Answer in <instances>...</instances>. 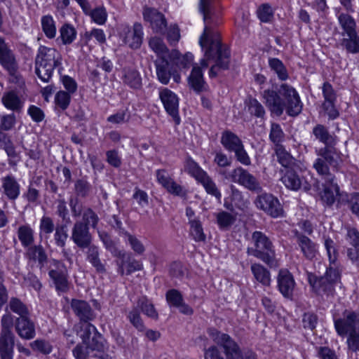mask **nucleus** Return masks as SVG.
Returning a JSON list of instances; mask_svg holds the SVG:
<instances>
[{
	"label": "nucleus",
	"mask_w": 359,
	"mask_h": 359,
	"mask_svg": "<svg viewBox=\"0 0 359 359\" xmlns=\"http://www.w3.org/2000/svg\"><path fill=\"white\" fill-rule=\"evenodd\" d=\"M118 258L120 261L117 262L118 266V272L121 275H130L131 273L141 271L143 269L142 264L135 259L131 254L127 253L124 251L123 256H118Z\"/></svg>",
	"instance_id": "19"
},
{
	"label": "nucleus",
	"mask_w": 359,
	"mask_h": 359,
	"mask_svg": "<svg viewBox=\"0 0 359 359\" xmlns=\"http://www.w3.org/2000/svg\"><path fill=\"white\" fill-rule=\"evenodd\" d=\"M186 171L198 181L206 172L203 170L199 165L191 158H188L185 164Z\"/></svg>",
	"instance_id": "53"
},
{
	"label": "nucleus",
	"mask_w": 359,
	"mask_h": 359,
	"mask_svg": "<svg viewBox=\"0 0 359 359\" xmlns=\"http://www.w3.org/2000/svg\"><path fill=\"white\" fill-rule=\"evenodd\" d=\"M346 238L353 247L348 248L347 256L353 264L359 266V231L355 228L348 229Z\"/></svg>",
	"instance_id": "22"
},
{
	"label": "nucleus",
	"mask_w": 359,
	"mask_h": 359,
	"mask_svg": "<svg viewBox=\"0 0 359 359\" xmlns=\"http://www.w3.org/2000/svg\"><path fill=\"white\" fill-rule=\"evenodd\" d=\"M25 256L29 262L38 263L41 269L44 266L48 260L47 254L43 247L41 245L29 247Z\"/></svg>",
	"instance_id": "26"
},
{
	"label": "nucleus",
	"mask_w": 359,
	"mask_h": 359,
	"mask_svg": "<svg viewBox=\"0 0 359 359\" xmlns=\"http://www.w3.org/2000/svg\"><path fill=\"white\" fill-rule=\"evenodd\" d=\"M248 111L251 115L257 118H264L265 115V109L262 104L255 98H250L246 101Z\"/></svg>",
	"instance_id": "50"
},
{
	"label": "nucleus",
	"mask_w": 359,
	"mask_h": 359,
	"mask_svg": "<svg viewBox=\"0 0 359 359\" xmlns=\"http://www.w3.org/2000/svg\"><path fill=\"white\" fill-rule=\"evenodd\" d=\"M48 275L58 292H66L69 290L67 270L60 261L52 259L50 262Z\"/></svg>",
	"instance_id": "10"
},
{
	"label": "nucleus",
	"mask_w": 359,
	"mask_h": 359,
	"mask_svg": "<svg viewBox=\"0 0 359 359\" xmlns=\"http://www.w3.org/2000/svg\"><path fill=\"white\" fill-rule=\"evenodd\" d=\"M144 18L150 23L154 32L163 33L167 27L166 20L164 15L156 9L147 8L143 12Z\"/></svg>",
	"instance_id": "18"
},
{
	"label": "nucleus",
	"mask_w": 359,
	"mask_h": 359,
	"mask_svg": "<svg viewBox=\"0 0 359 359\" xmlns=\"http://www.w3.org/2000/svg\"><path fill=\"white\" fill-rule=\"evenodd\" d=\"M14 345V334H0V358L13 359Z\"/></svg>",
	"instance_id": "24"
},
{
	"label": "nucleus",
	"mask_w": 359,
	"mask_h": 359,
	"mask_svg": "<svg viewBox=\"0 0 359 359\" xmlns=\"http://www.w3.org/2000/svg\"><path fill=\"white\" fill-rule=\"evenodd\" d=\"M15 330L18 336L23 339L29 340L36 335L35 325L29 318V316L25 318H16Z\"/></svg>",
	"instance_id": "21"
},
{
	"label": "nucleus",
	"mask_w": 359,
	"mask_h": 359,
	"mask_svg": "<svg viewBox=\"0 0 359 359\" xmlns=\"http://www.w3.org/2000/svg\"><path fill=\"white\" fill-rule=\"evenodd\" d=\"M316 139L325 144L324 147L332 148L337 143L336 137L331 135L326 126L317 124L312 130Z\"/></svg>",
	"instance_id": "25"
},
{
	"label": "nucleus",
	"mask_w": 359,
	"mask_h": 359,
	"mask_svg": "<svg viewBox=\"0 0 359 359\" xmlns=\"http://www.w3.org/2000/svg\"><path fill=\"white\" fill-rule=\"evenodd\" d=\"M306 274L309 285L318 294H332L334 290V285L340 280L339 271L332 266L327 269L323 276H317L311 272H307Z\"/></svg>",
	"instance_id": "5"
},
{
	"label": "nucleus",
	"mask_w": 359,
	"mask_h": 359,
	"mask_svg": "<svg viewBox=\"0 0 359 359\" xmlns=\"http://www.w3.org/2000/svg\"><path fill=\"white\" fill-rule=\"evenodd\" d=\"M33 351L39 352L44 355L50 353L53 351L52 345L44 339H38L29 344Z\"/></svg>",
	"instance_id": "60"
},
{
	"label": "nucleus",
	"mask_w": 359,
	"mask_h": 359,
	"mask_svg": "<svg viewBox=\"0 0 359 359\" xmlns=\"http://www.w3.org/2000/svg\"><path fill=\"white\" fill-rule=\"evenodd\" d=\"M334 324L336 332L340 337L359 331V312L346 309L341 317L337 318L334 316Z\"/></svg>",
	"instance_id": "8"
},
{
	"label": "nucleus",
	"mask_w": 359,
	"mask_h": 359,
	"mask_svg": "<svg viewBox=\"0 0 359 359\" xmlns=\"http://www.w3.org/2000/svg\"><path fill=\"white\" fill-rule=\"evenodd\" d=\"M318 158L314 161L313 168L325 182L335 181L334 175L331 173L330 166L336 167L337 161L334 157V149L323 147L316 151Z\"/></svg>",
	"instance_id": "6"
},
{
	"label": "nucleus",
	"mask_w": 359,
	"mask_h": 359,
	"mask_svg": "<svg viewBox=\"0 0 359 359\" xmlns=\"http://www.w3.org/2000/svg\"><path fill=\"white\" fill-rule=\"evenodd\" d=\"M297 241L306 259L311 260L316 257L317 252L316 247L310 238L304 235H298L297 236Z\"/></svg>",
	"instance_id": "31"
},
{
	"label": "nucleus",
	"mask_w": 359,
	"mask_h": 359,
	"mask_svg": "<svg viewBox=\"0 0 359 359\" xmlns=\"http://www.w3.org/2000/svg\"><path fill=\"white\" fill-rule=\"evenodd\" d=\"M8 306L11 311L19 316L18 318H25L29 316V311L27 305L16 297H12L10 299Z\"/></svg>",
	"instance_id": "44"
},
{
	"label": "nucleus",
	"mask_w": 359,
	"mask_h": 359,
	"mask_svg": "<svg viewBox=\"0 0 359 359\" xmlns=\"http://www.w3.org/2000/svg\"><path fill=\"white\" fill-rule=\"evenodd\" d=\"M275 152L278 161L285 168H288L294 163V158L288 152L283 145L275 147Z\"/></svg>",
	"instance_id": "41"
},
{
	"label": "nucleus",
	"mask_w": 359,
	"mask_h": 359,
	"mask_svg": "<svg viewBox=\"0 0 359 359\" xmlns=\"http://www.w3.org/2000/svg\"><path fill=\"white\" fill-rule=\"evenodd\" d=\"M42 29L45 35L49 38L53 39L56 35V27L55 22L50 15H45L41 18Z\"/></svg>",
	"instance_id": "54"
},
{
	"label": "nucleus",
	"mask_w": 359,
	"mask_h": 359,
	"mask_svg": "<svg viewBox=\"0 0 359 359\" xmlns=\"http://www.w3.org/2000/svg\"><path fill=\"white\" fill-rule=\"evenodd\" d=\"M198 182L203 186L208 194L215 196L219 200L221 198L222 195L220 191L207 172Z\"/></svg>",
	"instance_id": "42"
},
{
	"label": "nucleus",
	"mask_w": 359,
	"mask_h": 359,
	"mask_svg": "<svg viewBox=\"0 0 359 359\" xmlns=\"http://www.w3.org/2000/svg\"><path fill=\"white\" fill-rule=\"evenodd\" d=\"M208 334L217 345L224 349L227 359L241 358V352L238 345L229 335L213 328L208 330Z\"/></svg>",
	"instance_id": "9"
},
{
	"label": "nucleus",
	"mask_w": 359,
	"mask_h": 359,
	"mask_svg": "<svg viewBox=\"0 0 359 359\" xmlns=\"http://www.w3.org/2000/svg\"><path fill=\"white\" fill-rule=\"evenodd\" d=\"M323 190L320 194L322 201L328 206L334 204L335 201L338 200V203H343L345 201H340L339 198L341 195H347L346 193H339V187L335 181L325 182L323 184Z\"/></svg>",
	"instance_id": "17"
},
{
	"label": "nucleus",
	"mask_w": 359,
	"mask_h": 359,
	"mask_svg": "<svg viewBox=\"0 0 359 359\" xmlns=\"http://www.w3.org/2000/svg\"><path fill=\"white\" fill-rule=\"evenodd\" d=\"M18 237L23 247H30L34 243V231L28 225L20 226L18 229Z\"/></svg>",
	"instance_id": "39"
},
{
	"label": "nucleus",
	"mask_w": 359,
	"mask_h": 359,
	"mask_svg": "<svg viewBox=\"0 0 359 359\" xmlns=\"http://www.w3.org/2000/svg\"><path fill=\"white\" fill-rule=\"evenodd\" d=\"M199 10L203 15L204 31L199 39V44L205 50L204 57L200 65L202 68H207L209 63L215 62L209 71L210 77L217 75L218 69L229 68L230 52L227 47L222 45L218 32L213 30L216 24L211 11V0H200Z\"/></svg>",
	"instance_id": "1"
},
{
	"label": "nucleus",
	"mask_w": 359,
	"mask_h": 359,
	"mask_svg": "<svg viewBox=\"0 0 359 359\" xmlns=\"http://www.w3.org/2000/svg\"><path fill=\"white\" fill-rule=\"evenodd\" d=\"M70 306L74 315L79 319L80 323H88L95 318L94 311L86 301L72 299Z\"/></svg>",
	"instance_id": "15"
},
{
	"label": "nucleus",
	"mask_w": 359,
	"mask_h": 359,
	"mask_svg": "<svg viewBox=\"0 0 359 359\" xmlns=\"http://www.w3.org/2000/svg\"><path fill=\"white\" fill-rule=\"evenodd\" d=\"M285 187L290 189L297 191L300 189L302 180L299 175L292 170H288L282 178Z\"/></svg>",
	"instance_id": "43"
},
{
	"label": "nucleus",
	"mask_w": 359,
	"mask_h": 359,
	"mask_svg": "<svg viewBox=\"0 0 359 359\" xmlns=\"http://www.w3.org/2000/svg\"><path fill=\"white\" fill-rule=\"evenodd\" d=\"M339 23L343 29L341 36H345L346 34L356 32V23L352 16L347 13H339L338 17Z\"/></svg>",
	"instance_id": "36"
},
{
	"label": "nucleus",
	"mask_w": 359,
	"mask_h": 359,
	"mask_svg": "<svg viewBox=\"0 0 359 359\" xmlns=\"http://www.w3.org/2000/svg\"><path fill=\"white\" fill-rule=\"evenodd\" d=\"M201 68L197 64H195L188 77L189 85L197 93L201 92L205 88V82Z\"/></svg>",
	"instance_id": "27"
},
{
	"label": "nucleus",
	"mask_w": 359,
	"mask_h": 359,
	"mask_svg": "<svg viewBox=\"0 0 359 359\" xmlns=\"http://www.w3.org/2000/svg\"><path fill=\"white\" fill-rule=\"evenodd\" d=\"M99 220L97 215L90 208L83 209L82 220L81 221L86 224L87 227L90 226L93 229H96Z\"/></svg>",
	"instance_id": "55"
},
{
	"label": "nucleus",
	"mask_w": 359,
	"mask_h": 359,
	"mask_svg": "<svg viewBox=\"0 0 359 359\" xmlns=\"http://www.w3.org/2000/svg\"><path fill=\"white\" fill-rule=\"evenodd\" d=\"M225 178L244 187L250 191L257 194L262 191V187L259 180L241 166L226 175Z\"/></svg>",
	"instance_id": "7"
},
{
	"label": "nucleus",
	"mask_w": 359,
	"mask_h": 359,
	"mask_svg": "<svg viewBox=\"0 0 359 359\" xmlns=\"http://www.w3.org/2000/svg\"><path fill=\"white\" fill-rule=\"evenodd\" d=\"M71 239L79 248L84 249L92 243L93 236L89 227L80 220L76 221L72 229Z\"/></svg>",
	"instance_id": "13"
},
{
	"label": "nucleus",
	"mask_w": 359,
	"mask_h": 359,
	"mask_svg": "<svg viewBox=\"0 0 359 359\" xmlns=\"http://www.w3.org/2000/svg\"><path fill=\"white\" fill-rule=\"evenodd\" d=\"M123 235L126 238V242L130 245V248L136 255H142L144 253L145 247L139 238L128 231H125Z\"/></svg>",
	"instance_id": "46"
},
{
	"label": "nucleus",
	"mask_w": 359,
	"mask_h": 359,
	"mask_svg": "<svg viewBox=\"0 0 359 359\" xmlns=\"http://www.w3.org/2000/svg\"><path fill=\"white\" fill-rule=\"evenodd\" d=\"M254 203L257 208L263 210L272 217L283 216V210L279 201L272 194L262 191L259 193Z\"/></svg>",
	"instance_id": "11"
},
{
	"label": "nucleus",
	"mask_w": 359,
	"mask_h": 359,
	"mask_svg": "<svg viewBox=\"0 0 359 359\" xmlns=\"http://www.w3.org/2000/svg\"><path fill=\"white\" fill-rule=\"evenodd\" d=\"M345 201L348 203L351 212L359 219V193H353L351 195H341L340 201Z\"/></svg>",
	"instance_id": "52"
},
{
	"label": "nucleus",
	"mask_w": 359,
	"mask_h": 359,
	"mask_svg": "<svg viewBox=\"0 0 359 359\" xmlns=\"http://www.w3.org/2000/svg\"><path fill=\"white\" fill-rule=\"evenodd\" d=\"M88 351H97L98 352L103 351L104 349V339L101 334H100L97 331L95 333L90 339L86 343V347Z\"/></svg>",
	"instance_id": "58"
},
{
	"label": "nucleus",
	"mask_w": 359,
	"mask_h": 359,
	"mask_svg": "<svg viewBox=\"0 0 359 359\" xmlns=\"http://www.w3.org/2000/svg\"><path fill=\"white\" fill-rule=\"evenodd\" d=\"M2 102L7 109L15 111H20L23 104L20 97L14 92L4 94L2 97Z\"/></svg>",
	"instance_id": "38"
},
{
	"label": "nucleus",
	"mask_w": 359,
	"mask_h": 359,
	"mask_svg": "<svg viewBox=\"0 0 359 359\" xmlns=\"http://www.w3.org/2000/svg\"><path fill=\"white\" fill-rule=\"evenodd\" d=\"M149 46L159 56V58H165V56L168 55V49L162 39L157 36L151 37L149 39Z\"/></svg>",
	"instance_id": "45"
},
{
	"label": "nucleus",
	"mask_w": 359,
	"mask_h": 359,
	"mask_svg": "<svg viewBox=\"0 0 359 359\" xmlns=\"http://www.w3.org/2000/svg\"><path fill=\"white\" fill-rule=\"evenodd\" d=\"M98 235L105 249L109 251L114 257H118L124 255V250L118 249L116 241L107 232L98 231Z\"/></svg>",
	"instance_id": "35"
},
{
	"label": "nucleus",
	"mask_w": 359,
	"mask_h": 359,
	"mask_svg": "<svg viewBox=\"0 0 359 359\" xmlns=\"http://www.w3.org/2000/svg\"><path fill=\"white\" fill-rule=\"evenodd\" d=\"M340 46L349 53H359V36L357 32L343 36L340 41Z\"/></svg>",
	"instance_id": "34"
},
{
	"label": "nucleus",
	"mask_w": 359,
	"mask_h": 359,
	"mask_svg": "<svg viewBox=\"0 0 359 359\" xmlns=\"http://www.w3.org/2000/svg\"><path fill=\"white\" fill-rule=\"evenodd\" d=\"M137 306L144 315L154 320H158V313L154 304L149 299L145 297L140 299L137 302Z\"/></svg>",
	"instance_id": "48"
},
{
	"label": "nucleus",
	"mask_w": 359,
	"mask_h": 359,
	"mask_svg": "<svg viewBox=\"0 0 359 359\" xmlns=\"http://www.w3.org/2000/svg\"><path fill=\"white\" fill-rule=\"evenodd\" d=\"M262 96L271 113L277 116H281L285 109L291 116H297L302 110L298 93L286 83L281 84L278 91L264 90Z\"/></svg>",
	"instance_id": "2"
},
{
	"label": "nucleus",
	"mask_w": 359,
	"mask_h": 359,
	"mask_svg": "<svg viewBox=\"0 0 359 359\" xmlns=\"http://www.w3.org/2000/svg\"><path fill=\"white\" fill-rule=\"evenodd\" d=\"M190 233L195 241L200 242L205 240V235L203 233L201 222L199 219L191 220L189 222Z\"/></svg>",
	"instance_id": "57"
},
{
	"label": "nucleus",
	"mask_w": 359,
	"mask_h": 359,
	"mask_svg": "<svg viewBox=\"0 0 359 359\" xmlns=\"http://www.w3.org/2000/svg\"><path fill=\"white\" fill-rule=\"evenodd\" d=\"M250 269L257 281L264 286L271 285V273L263 265L255 263L251 265Z\"/></svg>",
	"instance_id": "33"
},
{
	"label": "nucleus",
	"mask_w": 359,
	"mask_h": 359,
	"mask_svg": "<svg viewBox=\"0 0 359 359\" xmlns=\"http://www.w3.org/2000/svg\"><path fill=\"white\" fill-rule=\"evenodd\" d=\"M60 37L64 44H70L75 39L76 32L75 29L68 25H64L60 29Z\"/></svg>",
	"instance_id": "59"
},
{
	"label": "nucleus",
	"mask_w": 359,
	"mask_h": 359,
	"mask_svg": "<svg viewBox=\"0 0 359 359\" xmlns=\"http://www.w3.org/2000/svg\"><path fill=\"white\" fill-rule=\"evenodd\" d=\"M154 64L158 80L162 84H168L172 76L171 67L169 62L164 57H160L155 61Z\"/></svg>",
	"instance_id": "28"
},
{
	"label": "nucleus",
	"mask_w": 359,
	"mask_h": 359,
	"mask_svg": "<svg viewBox=\"0 0 359 359\" xmlns=\"http://www.w3.org/2000/svg\"><path fill=\"white\" fill-rule=\"evenodd\" d=\"M62 61V55L55 48L40 46L35 57V73L43 82L48 83L55 69L58 68L60 73Z\"/></svg>",
	"instance_id": "3"
},
{
	"label": "nucleus",
	"mask_w": 359,
	"mask_h": 359,
	"mask_svg": "<svg viewBox=\"0 0 359 359\" xmlns=\"http://www.w3.org/2000/svg\"><path fill=\"white\" fill-rule=\"evenodd\" d=\"M269 65L280 80L285 81L288 78L287 69L281 60L278 58H270L269 60Z\"/></svg>",
	"instance_id": "51"
},
{
	"label": "nucleus",
	"mask_w": 359,
	"mask_h": 359,
	"mask_svg": "<svg viewBox=\"0 0 359 359\" xmlns=\"http://www.w3.org/2000/svg\"><path fill=\"white\" fill-rule=\"evenodd\" d=\"M39 230L41 236L42 235L50 236L55 230L53 219L47 216L42 217L40 220Z\"/></svg>",
	"instance_id": "61"
},
{
	"label": "nucleus",
	"mask_w": 359,
	"mask_h": 359,
	"mask_svg": "<svg viewBox=\"0 0 359 359\" xmlns=\"http://www.w3.org/2000/svg\"><path fill=\"white\" fill-rule=\"evenodd\" d=\"M2 194L7 199L15 201L20 196V185L12 175H8L1 179Z\"/></svg>",
	"instance_id": "20"
},
{
	"label": "nucleus",
	"mask_w": 359,
	"mask_h": 359,
	"mask_svg": "<svg viewBox=\"0 0 359 359\" xmlns=\"http://www.w3.org/2000/svg\"><path fill=\"white\" fill-rule=\"evenodd\" d=\"M278 288L286 298H290L295 287V281L292 274L287 270L282 269L277 276Z\"/></svg>",
	"instance_id": "16"
},
{
	"label": "nucleus",
	"mask_w": 359,
	"mask_h": 359,
	"mask_svg": "<svg viewBox=\"0 0 359 359\" xmlns=\"http://www.w3.org/2000/svg\"><path fill=\"white\" fill-rule=\"evenodd\" d=\"M0 64L10 75H15L18 72V63L15 55L1 37H0Z\"/></svg>",
	"instance_id": "14"
},
{
	"label": "nucleus",
	"mask_w": 359,
	"mask_h": 359,
	"mask_svg": "<svg viewBox=\"0 0 359 359\" xmlns=\"http://www.w3.org/2000/svg\"><path fill=\"white\" fill-rule=\"evenodd\" d=\"M346 336V344L348 351L351 352H359V331L348 334Z\"/></svg>",
	"instance_id": "64"
},
{
	"label": "nucleus",
	"mask_w": 359,
	"mask_h": 359,
	"mask_svg": "<svg viewBox=\"0 0 359 359\" xmlns=\"http://www.w3.org/2000/svg\"><path fill=\"white\" fill-rule=\"evenodd\" d=\"M123 82L131 88L139 89L142 86V78L140 73L135 69L127 67L122 71Z\"/></svg>",
	"instance_id": "30"
},
{
	"label": "nucleus",
	"mask_w": 359,
	"mask_h": 359,
	"mask_svg": "<svg viewBox=\"0 0 359 359\" xmlns=\"http://www.w3.org/2000/svg\"><path fill=\"white\" fill-rule=\"evenodd\" d=\"M79 330H77V334L81 337L84 344L88 341L92 336L96 333L97 329L92 324L88 323H79Z\"/></svg>",
	"instance_id": "47"
},
{
	"label": "nucleus",
	"mask_w": 359,
	"mask_h": 359,
	"mask_svg": "<svg viewBox=\"0 0 359 359\" xmlns=\"http://www.w3.org/2000/svg\"><path fill=\"white\" fill-rule=\"evenodd\" d=\"M170 57L175 61L177 65L182 68H189L194 60V55L191 53L181 55L177 50H173L170 54Z\"/></svg>",
	"instance_id": "40"
},
{
	"label": "nucleus",
	"mask_w": 359,
	"mask_h": 359,
	"mask_svg": "<svg viewBox=\"0 0 359 359\" xmlns=\"http://www.w3.org/2000/svg\"><path fill=\"white\" fill-rule=\"evenodd\" d=\"M165 298L169 306L175 308L184 300L181 292L175 289L169 290L166 292Z\"/></svg>",
	"instance_id": "63"
},
{
	"label": "nucleus",
	"mask_w": 359,
	"mask_h": 359,
	"mask_svg": "<svg viewBox=\"0 0 359 359\" xmlns=\"http://www.w3.org/2000/svg\"><path fill=\"white\" fill-rule=\"evenodd\" d=\"M217 224L220 229L228 230L236 222L235 215L224 210H222L215 214Z\"/></svg>",
	"instance_id": "37"
},
{
	"label": "nucleus",
	"mask_w": 359,
	"mask_h": 359,
	"mask_svg": "<svg viewBox=\"0 0 359 359\" xmlns=\"http://www.w3.org/2000/svg\"><path fill=\"white\" fill-rule=\"evenodd\" d=\"M285 134L278 123H272L271 125V130L269 133L270 140L275 144L282 145L280 143L284 140Z\"/></svg>",
	"instance_id": "56"
},
{
	"label": "nucleus",
	"mask_w": 359,
	"mask_h": 359,
	"mask_svg": "<svg viewBox=\"0 0 359 359\" xmlns=\"http://www.w3.org/2000/svg\"><path fill=\"white\" fill-rule=\"evenodd\" d=\"M86 248H87L86 252V260L91 264L97 273H105L106 269L100 258V249L98 246L91 243Z\"/></svg>",
	"instance_id": "29"
},
{
	"label": "nucleus",
	"mask_w": 359,
	"mask_h": 359,
	"mask_svg": "<svg viewBox=\"0 0 359 359\" xmlns=\"http://www.w3.org/2000/svg\"><path fill=\"white\" fill-rule=\"evenodd\" d=\"M128 319L130 323L140 332H142L144 330V325L143 321L141 318L140 311L137 308H133L130 311H129L128 316Z\"/></svg>",
	"instance_id": "62"
},
{
	"label": "nucleus",
	"mask_w": 359,
	"mask_h": 359,
	"mask_svg": "<svg viewBox=\"0 0 359 359\" xmlns=\"http://www.w3.org/2000/svg\"><path fill=\"white\" fill-rule=\"evenodd\" d=\"M254 248H248L249 255L260 259L270 267H276L278 262L272 242L262 232L256 231L252 235Z\"/></svg>",
	"instance_id": "4"
},
{
	"label": "nucleus",
	"mask_w": 359,
	"mask_h": 359,
	"mask_svg": "<svg viewBox=\"0 0 359 359\" xmlns=\"http://www.w3.org/2000/svg\"><path fill=\"white\" fill-rule=\"evenodd\" d=\"M143 29L140 23H135L133 29L127 27L124 42L131 48H139L142 43Z\"/></svg>",
	"instance_id": "23"
},
{
	"label": "nucleus",
	"mask_w": 359,
	"mask_h": 359,
	"mask_svg": "<svg viewBox=\"0 0 359 359\" xmlns=\"http://www.w3.org/2000/svg\"><path fill=\"white\" fill-rule=\"evenodd\" d=\"M159 97L166 112L172 117L176 124H180L179 98L177 95L167 88L159 90Z\"/></svg>",
	"instance_id": "12"
},
{
	"label": "nucleus",
	"mask_w": 359,
	"mask_h": 359,
	"mask_svg": "<svg viewBox=\"0 0 359 359\" xmlns=\"http://www.w3.org/2000/svg\"><path fill=\"white\" fill-rule=\"evenodd\" d=\"M221 144L229 151H233L243 144L241 140L230 130H224L222 133Z\"/></svg>",
	"instance_id": "32"
},
{
	"label": "nucleus",
	"mask_w": 359,
	"mask_h": 359,
	"mask_svg": "<svg viewBox=\"0 0 359 359\" xmlns=\"http://www.w3.org/2000/svg\"><path fill=\"white\" fill-rule=\"evenodd\" d=\"M53 237L56 246L64 248L68 238L67 224L57 225Z\"/></svg>",
	"instance_id": "49"
}]
</instances>
